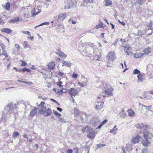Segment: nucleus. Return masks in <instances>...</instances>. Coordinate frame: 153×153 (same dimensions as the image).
<instances>
[{
	"label": "nucleus",
	"mask_w": 153,
	"mask_h": 153,
	"mask_svg": "<svg viewBox=\"0 0 153 153\" xmlns=\"http://www.w3.org/2000/svg\"><path fill=\"white\" fill-rule=\"evenodd\" d=\"M18 105V103H9L4 108L5 111L7 114H11L13 113L14 110L16 108V105Z\"/></svg>",
	"instance_id": "nucleus-1"
},
{
	"label": "nucleus",
	"mask_w": 153,
	"mask_h": 153,
	"mask_svg": "<svg viewBox=\"0 0 153 153\" xmlns=\"http://www.w3.org/2000/svg\"><path fill=\"white\" fill-rule=\"evenodd\" d=\"M65 8L70 9L73 7L76 4L75 0H65Z\"/></svg>",
	"instance_id": "nucleus-2"
},
{
	"label": "nucleus",
	"mask_w": 153,
	"mask_h": 153,
	"mask_svg": "<svg viewBox=\"0 0 153 153\" xmlns=\"http://www.w3.org/2000/svg\"><path fill=\"white\" fill-rule=\"evenodd\" d=\"M103 90L108 96H113V93L112 91L113 90V88L110 86H108L106 87L103 88Z\"/></svg>",
	"instance_id": "nucleus-3"
},
{
	"label": "nucleus",
	"mask_w": 153,
	"mask_h": 153,
	"mask_svg": "<svg viewBox=\"0 0 153 153\" xmlns=\"http://www.w3.org/2000/svg\"><path fill=\"white\" fill-rule=\"evenodd\" d=\"M143 133L144 137L145 139H151L153 136L152 133L146 129L144 130Z\"/></svg>",
	"instance_id": "nucleus-4"
},
{
	"label": "nucleus",
	"mask_w": 153,
	"mask_h": 153,
	"mask_svg": "<svg viewBox=\"0 0 153 153\" xmlns=\"http://www.w3.org/2000/svg\"><path fill=\"white\" fill-rule=\"evenodd\" d=\"M53 111L54 114L57 116V117L60 122L63 123H66V122L65 120L61 117V115L60 114L58 113L56 111H54V110H53Z\"/></svg>",
	"instance_id": "nucleus-5"
},
{
	"label": "nucleus",
	"mask_w": 153,
	"mask_h": 153,
	"mask_svg": "<svg viewBox=\"0 0 153 153\" xmlns=\"http://www.w3.org/2000/svg\"><path fill=\"white\" fill-rule=\"evenodd\" d=\"M134 126L137 129L144 130H146L147 128V126L142 123L136 124Z\"/></svg>",
	"instance_id": "nucleus-6"
},
{
	"label": "nucleus",
	"mask_w": 153,
	"mask_h": 153,
	"mask_svg": "<svg viewBox=\"0 0 153 153\" xmlns=\"http://www.w3.org/2000/svg\"><path fill=\"white\" fill-rule=\"evenodd\" d=\"M100 123V120L97 118H93L90 121L91 124L94 126L98 125Z\"/></svg>",
	"instance_id": "nucleus-7"
},
{
	"label": "nucleus",
	"mask_w": 153,
	"mask_h": 153,
	"mask_svg": "<svg viewBox=\"0 0 153 153\" xmlns=\"http://www.w3.org/2000/svg\"><path fill=\"white\" fill-rule=\"evenodd\" d=\"M68 93L71 96H75L78 93L77 89H75L74 88H71L68 91Z\"/></svg>",
	"instance_id": "nucleus-8"
},
{
	"label": "nucleus",
	"mask_w": 153,
	"mask_h": 153,
	"mask_svg": "<svg viewBox=\"0 0 153 153\" xmlns=\"http://www.w3.org/2000/svg\"><path fill=\"white\" fill-rule=\"evenodd\" d=\"M56 51L55 52L60 57H62L63 58H66L67 56V55L62 52L61 49H57Z\"/></svg>",
	"instance_id": "nucleus-9"
},
{
	"label": "nucleus",
	"mask_w": 153,
	"mask_h": 153,
	"mask_svg": "<svg viewBox=\"0 0 153 153\" xmlns=\"http://www.w3.org/2000/svg\"><path fill=\"white\" fill-rule=\"evenodd\" d=\"M107 57L109 60L112 61L115 58V53L113 52H110L108 53Z\"/></svg>",
	"instance_id": "nucleus-10"
},
{
	"label": "nucleus",
	"mask_w": 153,
	"mask_h": 153,
	"mask_svg": "<svg viewBox=\"0 0 153 153\" xmlns=\"http://www.w3.org/2000/svg\"><path fill=\"white\" fill-rule=\"evenodd\" d=\"M104 104L103 102H97L96 103L95 108L97 110H100L102 108Z\"/></svg>",
	"instance_id": "nucleus-11"
},
{
	"label": "nucleus",
	"mask_w": 153,
	"mask_h": 153,
	"mask_svg": "<svg viewBox=\"0 0 153 153\" xmlns=\"http://www.w3.org/2000/svg\"><path fill=\"white\" fill-rule=\"evenodd\" d=\"M124 48V50L125 52L127 53V55H129L131 53V48L129 46H123Z\"/></svg>",
	"instance_id": "nucleus-12"
},
{
	"label": "nucleus",
	"mask_w": 153,
	"mask_h": 153,
	"mask_svg": "<svg viewBox=\"0 0 153 153\" xmlns=\"http://www.w3.org/2000/svg\"><path fill=\"white\" fill-rule=\"evenodd\" d=\"M141 138L140 136L137 135L135 137H133L131 140L132 143H138Z\"/></svg>",
	"instance_id": "nucleus-13"
},
{
	"label": "nucleus",
	"mask_w": 153,
	"mask_h": 153,
	"mask_svg": "<svg viewBox=\"0 0 153 153\" xmlns=\"http://www.w3.org/2000/svg\"><path fill=\"white\" fill-rule=\"evenodd\" d=\"M78 85L82 87H86L87 85V81L86 79H84V81L82 82H78L77 83Z\"/></svg>",
	"instance_id": "nucleus-14"
},
{
	"label": "nucleus",
	"mask_w": 153,
	"mask_h": 153,
	"mask_svg": "<svg viewBox=\"0 0 153 153\" xmlns=\"http://www.w3.org/2000/svg\"><path fill=\"white\" fill-rule=\"evenodd\" d=\"M37 108L36 107H35L30 112L29 115L31 117L34 116L37 113Z\"/></svg>",
	"instance_id": "nucleus-15"
},
{
	"label": "nucleus",
	"mask_w": 153,
	"mask_h": 153,
	"mask_svg": "<svg viewBox=\"0 0 153 153\" xmlns=\"http://www.w3.org/2000/svg\"><path fill=\"white\" fill-rule=\"evenodd\" d=\"M68 15L66 13L60 14L58 15V19L59 20H63L64 19L66 18Z\"/></svg>",
	"instance_id": "nucleus-16"
},
{
	"label": "nucleus",
	"mask_w": 153,
	"mask_h": 153,
	"mask_svg": "<svg viewBox=\"0 0 153 153\" xmlns=\"http://www.w3.org/2000/svg\"><path fill=\"white\" fill-rule=\"evenodd\" d=\"M46 106L41 107L39 109L38 114H44L46 110Z\"/></svg>",
	"instance_id": "nucleus-17"
},
{
	"label": "nucleus",
	"mask_w": 153,
	"mask_h": 153,
	"mask_svg": "<svg viewBox=\"0 0 153 153\" xmlns=\"http://www.w3.org/2000/svg\"><path fill=\"white\" fill-rule=\"evenodd\" d=\"M128 115L131 117H133L135 115V112L134 111L131 109H128L127 110Z\"/></svg>",
	"instance_id": "nucleus-18"
},
{
	"label": "nucleus",
	"mask_w": 153,
	"mask_h": 153,
	"mask_svg": "<svg viewBox=\"0 0 153 153\" xmlns=\"http://www.w3.org/2000/svg\"><path fill=\"white\" fill-rule=\"evenodd\" d=\"M52 113L51 109L50 108H48L46 109L45 112L44 113V115L45 116H49L51 115Z\"/></svg>",
	"instance_id": "nucleus-19"
},
{
	"label": "nucleus",
	"mask_w": 153,
	"mask_h": 153,
	"mask_svg": "<svg viewBox=\"0 0 153 153\" xmlns=\"http://www.w3.org/2000/svg\"><path fill=\"white\" fill-rule=\"evenodd\" d=\"M148 139H145L142 141V143L143 145L145 147L148 146L151 144L150 142L148 140Z\"/></svg>",
	"instance_id": "nucleus-20"
},
{
	"label": "nucleus",
	"mask_w": 153,
	"mask_h": 153,
	"mask_svg": "<svg viewBox=\"0 0 153 153\" xmlns=\"http://www.w3.org/2000/svg\"><path fill=\"white\" fill-rule=\"evenodd\" d=\"M33 15L36 16L38 14L41 12V10L40 9H39L37 7H35L33 10Z\"/></svg>",
	"instance_id": "nucleus-21"
},
{
	"label": "nucleus",
	"mask_w": 153,
	"mask_h": 153,
	"mask_svg": "<svg viewBox=\"0 0 153 153\" xmlns=\"http://www.w3.org/2000/svg\"><path fill=\"white\" fill-rule=\"evenodd\" d=\"M95 132L94 130L92 131L87 135L88 137L91 139L93 138L95 136Z\"/></svg>",
	"instance_id": "nucleus-22"
},
{
	"label": "nucleus",
	"mask_w": 153,
	"mask_h": 153,
	"mask_svg": "<svg viewBox=\"0 0 153 153\" xmlns=\"http://www.w3.org/2000/svg\"><path fill=\"white\" fill-rule=\"evenodd\" d=\"M55 63L54 62H51L48 65L49 68L51 70L55 68Z\"/></svg>",
	"instance_id": "nucleus-23"
},
{
	"label": "nucleus",
	"mask_w": 153,
	"mask_h": 153,
	"mask_svg": "<svg viewBox=\"0 0 153 153\" xmlns=\"http://www.w3.org/2000/svg\"><path fill=\"white\" fill-rule=\"evenodd\" d=\"M152 49L150 48L149 47H147L143 50V52H144L145 54H148V53H150Z\"/></svg>",
	"instance_id": "nucleus-24"
},
{
	"label": "nucleus",
	"mask_w": 153,
	"mask_h": 153,
	"mask_svg": "<svg viewBox=\"0 0 153 153\" xmlns=\"http://www.w3.org/2000/svg\"><path fill=\"white\" fill-rule=\"evenodd\" d=\"M62 66L65 65L67 67H69L71 65V63L69 62L66 61L65 60H63L62 62Z\"/></svg>",
	"instance_id": "nucleus-25"
},
{
	"label": "nucleus",
	"mask_w": 153,
	"mask_h": 153,
	"mask_svg": "<svg viewBox=\"0 0 153 153\" xmlns=\"http://www.w3.org/2000/svg\"><path fill=\"white\" fill-rule=\"evenodd\" d=\"M1 31L2 32L7 33H10L12 31V30L9 28H5L1 29Z\"/></svg>",
	"instance_id": "nucleus-26"
},
{
	"label": "nucleus",
	"mask_w": 153,
	"mask_h": 153,
	"mask_svg": "<svg viewBox=\"0 0 153 153\" xmlns=\"http://www.w3.org/2000/svg\"><path fill=\"white\" fill-rule=\"evenodd\" d=\"M104 1L106 6H111L112 4V2L110 0H104Z\"/></svg>",
	"instance_id": "nucleus-27"
},
{
	"label": "nucleus",
	"mask_w": 153,
	"mask_h": 153,
	"mask_svg": "<svg viewBox=\"0 0 153 153\" xmlns=\"http://www.w3.org/2000/svg\"><path fill=\"white\" fill-rule=\"evenodd\" d=\"M6 113H7L5 111L2 112V116L1 118V120H4L6 119L7 117V116L8 114H7V115Z\"/></svg>",
	"instance_id": "nucleus-28"
},
{
	"label": "nucleus",
	"mask_w": 153,
	"mask_h": 153,
	"mask_svg": "<svg viewBox=\"0 0 153 153\" xmlns=\"http://www.w3.org/2000/svg\"><path fill=\"white\" fill-rule=\"evenodd\" d=\"M145 1L146 0H137L136 2L134 4V5H137V4L142 5Z\"/></svg>",
	"instance_id": "nucleus-29"
},
{
	"label": "nucleus",
	"mask_w": 153,
	"mask_h": 153,
	"mask_svg": "<svg viewBox=\"0 0 153 153\" xmlns=\"http://www.w3.org/2000/svg\"><path fill=\"white\" fill-rule=\"evenodd\" d=\"M84 2L86 4L90 6L93 4V0H84Z\"/></svg>",
	"instance_id": "nucleus-30"
},
{
	"label": "nucleus",
	"mask_w": 153,
	"mask_h": 153,
	"mask_svg": "<svg viewBox=\"0 0 153 153\" xmlns=\"http://www.w3.org/2000/svg\"><path fill=\"white\" fill-rule=\"evenodd\" d=\"M116 127L117 126L115 125L113 128L110 131V132L114 134H116L117 131V128H116Z\"/></svg>",
	"instance_id": "nucleus-31"
},
{
	"label": "nucleus",
	"mask_w": 153,
	"mask_h": 153,
	"mask_svg": "<svg viewBox=\"0 0 153 153\" xmlns=\"http://www.w3.org/2000/svg\"><path fill=\"white\" fill-rule=\"evenodd\" d=\"M126 148L127 151L128 152H129L132 150V146L130 144H126Z\"/></svg>",
	"instance_id": "nucleus-32"
},
{
	"label": "nucleus",
	"mask_w": 153,
	"mask_h": 153,
	"mask_svg": "<svg viewBox=\"0 0 153 153\" xmlns=\"http://www.w3.org/2000/svg\"><path fill=\"white\" fill-rule=\"evenodd\" d=\"M5 9L8 11L10 10V3L9 2L6 3L5 6L3 7Z\"/></svg>",
	"instance_id": "nucleus-33"
},
{
	"label": "nucleus",
	"mask_w": 153,
	"mask_h": 153,
	"mask_svg": "<svg viewBox=\"0 0 153 153\" xmlns=\"http://www.w3.org/2000/svg\"><path fill=\"white\" fill-rule=\"evenodd\" d=\"M79 114V112L78 110L76 108H75L74 109V116L76 117Z\"/></svg>",
	"instance_id": "nucleus-34"
},
{
	"label": "nucleus",
	"mask_w": 153,
	"mask_h": 153,
	"mask_svg": "<svg viewBox=\"0 0 153 153\" xmlns=\"http://www.w3.org/2000/svg\"><path fill=\"white\" fill-rule=\"evenodd\" d=\"M144 55L143 53H139L137 54H135L134 55V56L136 58H139L141 57Z\"/></svg>",
	"instance_id": "nucleus-35"
},
{
	"label": "nucleus",
	"mask_w": 153,
	"mask_h": 153,
	"mask_svg": "<svg viewBox=\"0 0 153 153\" xmlns=\"http://www.w3.org/2000/svg\"><path fill=\"white\" fill-rule=\"evenodd\" d=\"M147 26L148 27H149L148 30H149V29L151 30L152 32L151 33H150L149 34V35H150L152 34V33L153 32V30L152 29H151V28L152 27V24L151 23H149L147 25Z\"/></svg>",
	"instance_id": "nucleus-36"
},
{
	"label": "nucleus",
	"mask_w": 153,
	"mask_h": 153,
	"mask_svg": "<svg viewBox=\"0 0 153 153\" xmlns=\"http://www.w3.org/2000/svg\"><path fill=\"white\" fill-rule=\"evenodd\" d=\"M120 116L122 118H124L126 115V113L123 110L120 113Z\"/></svg>",
	"instance_id": "nucleus-37"
},
{
	"label": "nucleus",
	"mask_w": 153,
	"mask_h": 153,
	"mask_svg": "<svg viewBox=\"0 0 153 153\" xmlns=\"http://www.w3.org/2000/svg\"><path fill=\"white\" fill-rule=\"evenodd\" d=\"M102 22H101L99 24L96 25L95 28L96 29H97L102 27Z\"/></svg>",
	"instance_id": "nucleus-38"
},
{
	"label": "nucleus",
	"mask_w": 153,
	"mask_h": 153,
	"mask_svg": "<svg viewBox=\"0 0 153 153\" xmlns=\"http://www.w3.org/2000/svg\"><path fill=\"white\" fill-rule=\"evenodd\" d=\"M19 21V19L16 18H15L13 19L10 20L11 22L13 23H14L16 22Z\"/></svg>",
	"instance_id": "nucleus-39"
},
{
	"label": "nucleus",
	"mask_w": 153,
	"mask_h": 153,
	"mask_svg": "<svg viewBox=\"0 0 153 153\" xmlns=\"http://www.w3.org/2000/svg\"><path fill=\"white\" fill-rule=\"evenodd\" d=\"M137 77L138 78V81L142 82L143 81L142 76L140 74H139L137 76Z\"/></svg>",
	"instance_id": "nucleus-40"
},
{
	"label": "nucleus",
	"mask_w": 153,
	"mask_h": 153,
	"mask_svg": "<svg viewBox=\"0 0 153 153\" xmlns=\"http://www.w3.org/2000/svg\"><path fill=\"white\" fill-rule=\"evenodd\" d=\"M57 93H60V92L63 93H66L67 91L65 89H64L63 88H62V89L60 90L58 89V90L57 91Z\"/></svg>",
	"instance_id": "nucleus-41"
},
{
	"label": "nucleus",
	"mask_w": 153,
	"mask_h": 153,
	"mask_svg": "<svg viewBox=\"0 0 153 153\" xmlns=\"http://www.w3.org/2000/svg\"><path fill=\"white\" fill-rule=\"evenodd\" d=\"M140 71L137 69H136L134 70L133 74H140Z\"/></svg>",
	"instance_id": "nucleus-42"
},
{
	"label": "nucleus",
	"mask_w": 153,
	"mask_h": 153,
	"mask_svg": "<svg viewBox=\"0 0 153 153\" xmlns=\"http://www.w3.org/2000/svg\"><path fill=\"white\" fill-rule=\"evenodd\" d=\"M89 127L88 126H85L84 128H83L82 130V131L83 133H84L85 131H88L89 129Z\"/></svg>",
	"instance_id": "nucleus-43"
},
{
	"label": "nucleus",
	"mask_w": 153,
	"mask_h": 153,
	"mask_svg": "<svg viewBox=\"0 0 153 153\" xmlns=\"http://www.w3.org/2000/svg\"><path fill=\"white\" fill-rule=\"evenodd\" d=\"M102 90H103V88L106 87L108 86H110L109 84H107V83L105 82L104 83H102Z\"/></svg>",
	"instance_id": "nucleus-44"
},
{
	"label": "nucleus",
	"mask_w": 153,
	"mask_h": 153,
	"mask_svg": "<svg viewBox=\"0 0 153 153\" xmlns=\"http://www.w3.org/2000/svg\"><path fill=\"white\" fill-rule=\"evenodd\" d=\"M1 55H3L4 56H5L6 58H7L8 57V55L7 53L5 51L3 50V51L1 53Z\"/></svg>",
	"instance_id": "nucleus-45"
},
{
	"label": "nucleus",
	"mask_w": 153,
	"mask_h": 153,
	"mask_svg": "<svg viewBox=\"0 0 153 153\" xmlns=\"http://www.w3.org/2000/svg\"><path fill=\"white\" fill-rule=\"evenodd\" d=\"M22 72H28L31 71L30 70L26 68H22Z\"/></svg>",
	"instance_id": "nucleus-46"
},
{
	"label": "nucleus",
	"mask_w": 153,
	"mask_h": 153,
	"mask_svg": "<svg viewBox=\"0 0 153 153\" xmlns=\"http://www.w3.org/2000/svg\"><path fill=\"white\" fill-rule=\"evenodd\" d=\"M84 117H85V119H87V115L85 114H83L82 116L80 117V118L82 120H83L84 119Z\"/></svg>",
	"instance_id": "nucleus-47"
},
{
	"label": "nucleus",
	"mask_w": 153,
	"mask_h": 153,
	"mask_svg": "<svg viewBox=\"0 0 153 153\" xmlns=\"http://www.w3.org/2000/svg\"><path fill=\"white\" fill-rule=\"evenodd\" d=\"M22 33L26 34H27L28 35L30 36V33L29 31H22Z\"/></svg>",
	"instance_id": "nucleus-48"
},
{
	"label": "nucleus",
	"mask_w": 153,
	"mask_h": 153,
	"mask_svg": "<svg viewBox=\"0 0 153 153\" xmlns=\"http://www.w3.org/2000/svg\"><path fill=\"white\" fill-rule=\"evenodd\" d=\"M148 150L146 148H145L142 150V153H148Z\"/></svg>",
	"instance_id": "nucleus-49"
},
{
	"label": "nucleus",
	"mask_w": 153,
	"mask_h": 153,
	"mask_svg": "<svg viewBox=\"0 0 153 153\" xmlns=\"http://www.w3.org/2000/svg\"><path fill=\"white\" fill-rule=\"evenodd\" d=\"M45 102H41L40 103L39 105H37V106L39 107L40 106V107L44 106H43L45 104Z\"/></svg>",
	"instance_id": "nucleus-50"
},
{
	"label": "nucleus",
	"mask_w": 153,
	"mask_h": 153,
	"mask_svg": "<svg viewBox=\"0 0 153 153\" xmlns=\"http://www.w3.org/2000/svg\"><path fill=\"white\" fill-rule=\"evenodd\" d=\"M19 135V133L17 132H14L13 136L14 137H17Z\"/></svg>",
	"instance_id": "nucleus-51"
},
{
	"label": "nucleus",
	"mask_w": 153,
	"mask_h": 153,
	"mask_svg": "<svg viewBox=\"0 0 153 153\" xmlns=\"http://www.w3.org/2000/svg\"><path fill=\"white\" fill-rule=\"evenodd\" d=\"M58 75L59 76H62L64 75H65L66 74H65L64 73H63L60 71H59V72L58 74Z\"/></svg>",
	"instance_id": "nucleus-52"
},
{
	"label": "nucleus",
	"mask_w": 153,
	"mask_h": 153,
	"mask_svg": "<svg viewBox=\"0 0 153 153\" xmlns=\"http://www.w3.org/2000/svg\"><path fill=\"white\" fill-rule=\"evenodd\" d=\"M62 84V82H61L59 81L57 83V85L59 86V87L61 88V87H62L63 85H61Z\"/></svg>",
	"instance_id": "nucleus-53"
},
{
	"label": "nucleus",
	"mask_w": 153,
	"mask_h": 153,
	"mask_svg": "<svg viewBox=\"0 0 153 153\" xmlns=\"http://www.w3.org/2000/svg\"><path fill=\"white\" fill-rule=\"evenodd\" d=\"M24 42L25 44V45L24 46V48H27L28 47V42H27L25 41H24Z\"/></svg>",
	"instance_id": "nucleus-54"
},
{
	"label": "nucleus",
	"mask_w": 153,
	"mask_h": 153,
	"mask_svg": "<svg viewBox=\"0 0 153 153\" xmlns=\"http://www.w3.org/2000/svg\"><path fill=\"white\" fill-rule=\"evenodd\" d=\"M21 62H22V63L21 64V66H25L27 65V63L26 62H25L23 61L22 60H21L20 61Z\"/></svg>",
	"instance_id": "nucleus-55"
},
{
	"label": "nucleus",
	"mask_w": 153,
	"mask_h": 153,
	"mask_svg": "<svg viewBox=\"0 0 153 153\" xmlns=\"http://www.w3.org/2000/svg\"><path fill=\"white\" fill-rule=\"evenodd\" d=\"M15 47L16 48L17 51H19L20 49V46L18 44H15Z\"/></svg>",
	"instance_id": "nucleus-56"
},
{
	"label": "nucleus",
	"mask_w": 153,
	"mask_h": 153,
	"mask_svg": "<svg viewBox=\"0 0 153 153\" xmlns=\"http://www.w3.org/2000/svg\"><path fill=\"white\" fill-rule=\"evenodd\" d=\"M86 44L88 45L90 47H94V44L93 43H86Z\"/></svg>",
	"instance_id": "nucleus-57"
},
{
	"label": "nucleus",
	"mask_w": 153,
	"mask_h": 153,
	"mask_svg": "<svg viewBox=\"0 0 153 153\" xmlns=\"http://www.w3.org/2000/svg\"><path fill=\"white\" fill-rule=\"evenodd\" d=\"M108 122V120H104L103 122H102V123H101V125L103 126L104 124H105V123H106L107 122Z\"/></svg>",
	"instance_id": "nucleus-58"
},
{
	"label": "nucleus",
	"mask_w": 153,
	"mask_h": 153,
	"mask_svg": "<svg viewBox=\"0 0 153 153\" xmlns=\"http://www.w3.org/2000/svg\"><path fill=\"white\" fill-rule=\"evenodd\" d=\"M23 83H25L27 84H29L30 85H31L33 84V83L32 82H29L26 81H24V82H23Z\"/></svg>",
	"instance_id": "nucleus-59"
},
{
	"label": "nucleus",
	"mask_w": 153,
	"mask_h": 153,
	"mask_svg": "<svg viewBox=\"0 0 153 153\" xmlns=\"http://www.w3.org/2000/svg\"><path fill=\"white\" fill-rule=\"evenodd\" d=\"M152 105H150L149 106H148L147 108V110H149L151 111V110H150V109L152 108Z\"/></svg>",
	"instance_id": "nucleus-60"
},
{
	"label": "nucleus",
	"mask_w": 153,
	"mask_h": 153,
	"mask_svg": "<svg viewBox=\"0 0 153 153\" xmlns=\"http://www.w3.org/2000/svg\"><path fill=\"white\" fill-rule=\"evenodd\" d=\"M78 75L77 74H73L72 75L73 77L74 78H76L77 77Z\"/></svg>",
	"instance_id": "nucleus-61"
},
{
	"label": "nucleus",
	"mask_w": 153,
	"mask_h": 153,
	"mask_svg": "<svg viewBox=\"0 0 153 153\" xmlns=\"http://www.w3.org/2000/svg\"><path fill=\"white\" fill-rule=\"evenodd\" d=\"M73 151L71 149H68L67 152V153H72Z\"/></svg>",
	"instance_id": "nucleus-62"
},
{
	"label": "nucleus",
	"mask_w": 153,
	"mask_h": 153,
	"mask_svg": "<svg viewBox=\"0 0 153 153\" xmlns=\"http://www.w3.org/2000/svg\"><path fill=\"white\" fill-rule=\"evenodd\" d=\"M97 147L98 148H100L102 146H105V145H103V144H97Z\"/></svg>",
	"instance_id": "nucleus-63"
},
{
	"label": "nucleus",
	"mask_w": 153,
	"mask_h": 153,
	"mask_svg": "<svg viewBox=\"0 0 153 153\" xmlns=\"http://www.w3.org/2000/svg\"><path fill=\"white\" fill-rule=\"evenodd\" d=\"M44 25H48L50 24L49 22H45L43 23Z\"/></svg>",
	"instance_id": "nucleus-64"
}]
</instances>
